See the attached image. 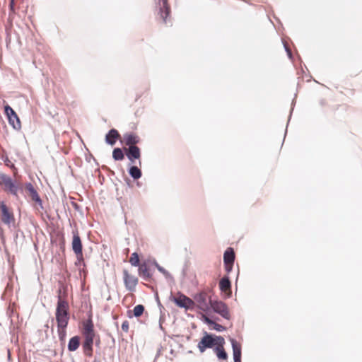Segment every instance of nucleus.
<instances>
[{"label":"nucleus","instance_id":"f257e3e1","mask_svg":"<svg viewBox=\"0 0 362 362\" xmlns=\"http://www.w3.org/2000/svg\"><path fill=\"white\" fill-rule=\"evenodd\" d=\"M82 334L84 337L83 343V349L85 355L92 356L93 344L96 337L94 331V325L91 320H88L83 323Z\"/></svg>","mask_w":362,"mask_h":362},{"label":"nucleus","instance_id":"f03ea898","mask_svg":"<svg viewBox=\"0 0 362 362\" xmlns=\"http://www.w3.org/2000/svg\"><path fill=\"white\" fill-rule=\"evenodd\" d=\"M69 305L68 302L60 295L56 308L55 317L57 325H68L69 320Z\"/></svg>","mask_w":362,"mask_h":362},{"label":"nucleus","instance_id":"7ed1b4c3","mask_svg":"<svg viewBox=\"0 0 362 362\" xmlns=\"http://www.w3.org/2000/svg\"><path fill=\"white\" fill-rule=\"evenodd\" d=\"M156 13L163 23H167L170 16L171 8L168 0H155Z\"/></svg>","mask_w":362,"mask_h":362},{"label":"nucleus","instance_id":"20e7f679","mask_svg":"<svg viewBox=\"0 0 362 362\" xmlns=\"http://www.w3.org/2000/svg\"><path fill=\"white\" fill-rule=\"evenodd\" d=\"M170 300L175 303L180 308L185 310H192L195 306L194 301L181 292H177L175 295H171Z\"/></svg>","mask_w":362,"mask_h":362},{"label":"nucleus","instance_id":"39448f33","mask_svg":"<svg viewBox=\"0 0 362 362\" xmlns=\"http://www.w3.org/2000/svg\"><path fill=\"white\" fill-rule=\"evenodd\" d=\"M225 340L223 337L221 336H217L216 337H212L211 335L206 334L201 339V341L198 344V349L201 353L205 351L207 348H212L214 345H218V344H224Z\"/></svg>","mask_w":362,"mask_h":362},{"label":"nucleus","instance_id":"423d86ee","mask_svg":"<svg viewBox=\"0 0 362 362\" xmlns=\"http://www.w3.org/2000/svg\"><path fill=\"white\" fill-rule=\"evenodd\" d=\"M197 306L203 312H208L210 309L211 302L213 300L206 291H201L194 296L193 300Z\"/></svg>","mask_w":362,"mask_h":362},{"label":"nucleus","instance_id":"0eeeda50","mask_svg":"<svg viewBox=\"0 0 362 362\" xmlns=\"http://www.w3.org/2000/svg\"><path fill=\"white\" fill-rule=\"evenodd\" d=\"M122 274L126 289L130 292H134L139 283V279L127 269H124Z\"/></svg>","mask_w":362,"mask_h":362},{"label":"nucleus","instance_id":"6e6552de","mask_svg":"<svg viewBox=\"0 0 362 362\" xmlns=\"http://www.w3.org/2000/svg\"><path fill=\"white\" fill-rule=\"evenodd\" d=\"M210 307L215 313L219 314L223 318L226 320H229L230 318V314L228 308L225 303L219 300H213L211 302Z\"/></svg>","mask_w":362,"mask_h":362},{"label":"nucleus","instance_id":"1a4fd4ad","mask_svg":"<svg viewBox=\"0 0 362 362\" xmlns=\"http://www.w3.org/2000/svg\"><path fill=\"white\" fill-rule=\"evenodd\" d=\"M5 113L6 114L9 124L15 129H20L21 127V121L15 111L9 106L5 107Z\"/></svg>","mask_w":362,"mask_h":362},{"label":"nucleus","instance_id":"9d476101","mask_svg":"<svg viewBox=\"0 0 362 362\" xmlns=\"http://www.w3.org/2000/svg\"><path fill=\"white\" fill-rule=\"evenodd\" d=\"M0 185L4 186L6 190H8L13 194H17V187L11 178L5 174H0Z\"/></svg>","mask_w":362,"mask_h":362},{"label":"nucleus","instance_id":"9b49d317","mask_svg":"<svg viewBox=\"0 0 362 362\" xmlns=\"http://www.w3.org/2000/svg\"><path fill=\"white\" fill-rule=\"evenodd\" d=\"M235 260V253L231 247H228L224 252L223 261L225 264V269L227 272L232 270L233 262Z\"/></svg>","mask_w":362,"mask_h":362},{"label":"nucleus","instance_id":"f8f14e48","mask_svg":"<svg viewBox=\"0 0 362 362\" xmlns=\"http://www.w3.org/2000/svg\"><path fill=\"white\" fill-rule=\"evenodd\" d=\"M82 248V243L78 233L77 232L74 233L72 240V249L74 253L76 255L77 257L80 259L83 257Z\"/></svg>","mask_w":362,"mask_h":362},{"label":"nucleus","instance_id":"ddd939ff","mask_svg":"<svg viewBox=\"0 0 362 362\" xmlns=\"http://www.w3.org/2000/svg\"><path fill=\"white\" fill-rule=\"evenodd\" d=\"M139 141V136L134 133H126L123 136V142L128 146H136Z\"/></svg>","mask_w":362,"mask_h":362},{"label":"nucleus","instance_id":"4468645a","mask_svg":"<svg viewBox=\"0 0 362 362\" xmlns=\"http://www.w3.org/2000/svg\"><path fill=\"white\" fill-rule=\"evenodd\" d=\"M126 155L129 160L134 162L136 159H139L141 157V151L139 147L129 146L128 148H124Z\"/></svg>","mask_w":362,"mask_h":362},{"label":"nucleus","instance_id":"2eb2a0df","mask_svg":"<svg viewBox=\"0 0 362 362\" xmlns=\"http://www.w3.org/2000/svg\"><path fill=\"white\" fill-rule=\"evenodd\" d=\"M121 138L118 131L115 129H110L105 136V141L107 144L114 146L117 141Z\"/></svg>","mask_w":362,"mask_h":362},{"label":"nucleus","instance_id":"dca6fc26","mask_svg":"<svg viewBox=\"0 0 362 362\" xmlns=\"http://www.w3.org/2000/svg\"><path fill=\"white\" fill-rule=\"evenodd\" d=\"M0 209L2 213L1 221L6 224L11 223L13 221V214L9 212L6 205L3 202L0 205Z\"/></svg>","mask_w":362,"mask_h":362},{"label":"nucleus","instance_id":"f3484780","mask_svg":"<svg viewBox=\"0 0 362 362\" xmlns=\"http://www.w3.org/2000/svg\"><path fill=\"white\" fill-rule=\"evenodd\" d=\"M219 288L227 296L231 295V284L228 277L225 276L220 280Z\"/></svg>","mask_w":362,"mask_h":362},{"label":"nucleus","instance_id":"a211bd4d","mask_svg":"<svg viewBox=\"0 0 362 362\" xmlns=\"http://www.w3.org/2000/svg\"><path fill=\"white\" fill-rule=\"evenodd\" d=\"M233 351V358L234 362H240L241 358V346L236 341V340L232 339L231 340Z\"/></svg>","mask_w":362,"mask_h":362},{"label":"nucleus","instance_id":"6ab92c4d","mask_svg":"<svg viewBox=\"0 0 362 362\" xmlns=\"http://www.w3.org/2000/svg\"><path fill=\"white\" fill-rule=\"evenodd\" d=\"M25 189L28 192L29 196L31 197V199L36 202L41 203V199L37 192V191L35 189L33 185L31 183H28L25 185Z\"/></svg>","mask_w":362,"mask_h":362},{"label":"nucleus","instance_id":"aec40b11","mask_svg":"<svg viewBox=\"0 0 362 362\" xmlns=\"http://www.w3.org/2000/svg\"><path fill=\"white\" fill-rule=\"evenodd\" d=\"M138 271H139V274L144 279L148 281L151 279V273L149 272V269L146 264H144L140 265Z\"/></svg>","mask_w":362,"mask_h":362},{"label":"nucleus","instance_id":"412c9836","mask_svg":"<svg viewBox=\"0 0 362 362\" xmlns=\"http://www.w3.org/2000/svg\"><path fill=\"white\" fill-rule=\"evenodd\" d=\"M80 345V338L78 336H75L70 339L68 344V349L70 351H76Z\"/></svg>","mask_w":362,"mask_h":362},{"label":"nucleus","instance_id":"4be33fe9","mask_svg":"<svg viewBox=\"0 0 362 362\" xmlns=\"http://www.w3.org/2000/svg\"><path fill=\"white\" fill-rule=\"evenodd\" d=\"M224 344H218L215 348L214 351L219 359L226 360L228 358V355L223 348Z\"/></svg>","mask_w":362,"mask_h":362},{"label":"nucleus","instance_id":"5701e85b","mask_svg":"<svg viewBox=\"0 0 362 362\" xmlns=\"http://www.w3.org/2000/svg\"><path fill=\"white\" fill-rule=\"evenodd\" d=\"M68 325H57V332L59 340L64 343L66 336V327Z\"/></svg>","mask_w":362,"mask_h":362},{"label":"nucleus","instance_id":"b1692460","mask_svg":"<svg viewBox=\"0 0 362 362\" xmlns=\"http://www.w3.org/2000/svg\"><path fill=\"white\" fill-rule=\"evenodd\" d=\"M112 157L115 160H122L124 159V156L123 151L119 148H116L112 151Z\"/></svg>","mask_w":362,"mask_h":362},{"label":"nucleus","instance_id":"393cba45","mask_svg":"<svg viewBox=\"0 0 362 362\" xmlns=\"http://www.w3.org/2000/svg\"><path fill=\"white\" fill-rule=\"evenodd\" d=\"M129 174L134 179H139L141 176V172L136 166H132L129 169Z\"/></svg>","mask_w":362,"mask_h":362},{"label":"nucleus","instance_id":"a878e982","mask_svg":"<svg viewBox=\"0 0 362 362\" xmlns=\"http://www.w3.org/2000/svg\"><path fill=\"white\" fill-rule=\"evenodd\" d=\"M129 262L132 266L137 267L139 264V257L136 252L132 254Z\"/></svg>","mask_w":362,"mask_h":362},{"label":"nucleus","instance_id":"bb28decb","mask_svg":"<svg viewBox=\"0 0 362 362\" xmlns=\"http://www.w3.org/2000/svg\"><path fill=\"white\" fill-rule=\"evenodd\" d=\"M133 311L135 317H140L144 311V307L142 305H137L134 307Z\"/></svg>","mask_w":362,"mask_h":362},{"label":"nucleus","instance_id":"cd10ccee","mask_svg":"<svg viewBox=\"0 0 362 362\" xmlns=\"http://www.w3.org/2000/svg\"><path fill=\"white\" fill-rule=\"evenodd\" d=\"M132 293L133 292H131L130 293L125 295V296L123 298V303H125V302L132 303L134 300L135 296Z\"/></svg>","mask_w":362,"mask_h":362},{"label":"nucleus","instance_id":"c85d7f7f","mask_svg":"<svg viewBox=\"0 0 362 362\" xmlns=\"http://www.w3.org/2000/svg\"><path fill=\"white\" fill-rule=\"evenodd\" d=\"M129 323L127 320H125L122 322V329L124 332H129Z\"/></svg>","mask_w":362,"mask_h":362},{"label":"nucleus","instance_id":"c756f323","mask_svg":"<svg viewBox=\"0 0 362 362\" xmlns=\"http://www.w3.org/2000/svg\"><path fill=\"white\" fill-rule=\"evenodd\" d=\"M203 318H204V320L205 321V322H206L208 325H213V324H215V322L211 320V319H209L208 317H206V315H203Z\"/></svg>","mask_w":362,"mask_h":362},{"label":"nucleus","instance_id":"7c9ffc66","mask_svg":"<svg viewBox=\"0 0 362 362\" xmlns=\"http://www.w3.org/2000/svg\"><path fill=\"white\" fill-rule=\"evenodd\" d=\"M14 1H15V0H11V1H10V4H9V8H10V11H11L12 13H15V9H14Z\"/></svg>","mask_w":362,"mask_h":362},{"label":"nucleus","instance_id":"2f4dec72","mask_svg":"<svg viewBox=\"0 0 362 362\" xmlns=\"http://www.w3.org/2000/svg\"><path fill=\"white\" fill-rule=\"evenodd\" d=\"M215 326H214V329L217 331H221L223 329V327L221 325H218V324H214Z\"/></svg>","mask_w":362,"mask_h":362},{"label":"nucleus","instance_id":"473e14b6","mask_svg":"<svg viewBox=\"0 0 362 362\" xmlns=\"http://www.w3.org/2000/svg\"><path fill=\"white\" fill-rule=\"evenodd\" d=\"M284 46H285L286 50V52L288 53V55L291 58V49L286 45H284Z\"/></svg>","mask_w":362,"mask_h":362},{"label":"nucleus","instance_id":"72a5a7b5","mask_svg":"<svg viewBox=\"0 0 362 362\" xmlns=\"http://www.w3.org/2000/svg\"><path fill=\"white\" fill-rule=\"evenodd\" d=\"M95 344H96V346H99V344H100V338L98 336V339L95 340Z\"/></svg>","mask_w":362,"mask_h":362}]
</instances>
